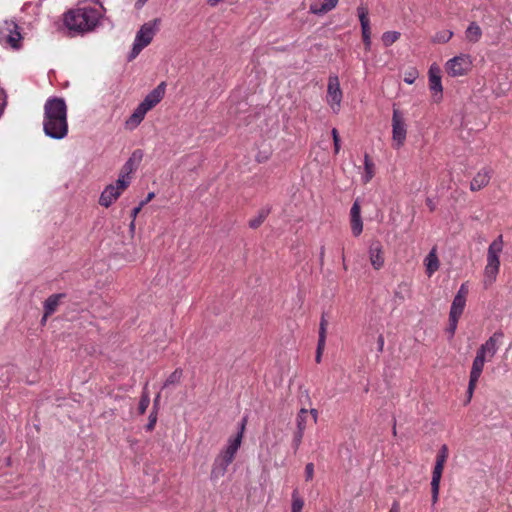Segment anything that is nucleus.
<instances>
[{
    "label": "nucleus",
    "mask_w": 512,
    "mask_h": 512,
    "mask_svg": "<svg viewBox=\"0 0 512 512\" xmlns=\"http://www.w3.org/2000/svg\"><path fill=\"white\" fill-rule=\"evenodd\" d=\"M43 129L53 139H63L68 134L67 106L62 98L54 97L44 105Z\"/></svg>",
    "instance_id": "f257e3e1"
},
{
    "label": "nucleus",
    "mask_w": 512,
    "mask_h": 512,
    "mask_svg": "<svg viewBox=\"0 0 512 512\" xmlns=\"http://www.w3.org/2000/svg\"><path fill=\"white\" fill-rule=\"evenodd\" d=\"M101 18L98 9L80 7L72 9L65 14L64 23L70 31L85 33L94 30Z\"/></svg>",
    "instance_id": "f03ea898"
},
{
    "label": "nucleus",
    "mask_w": 512,
    "mask_h": 512,
    "mask_svg": "<svg viewBox=\"0 0 512 512\" xmlns=\"http://www.w3.org/2000/svg\"><path fill=\"white\" fill-rule=\"evenodd\" d=\"M503 236L499 235L488 247L487 263L484 268L483 285L490 287L497 279L500 270V254L503 251Z\"/></svg>",
    "instance_id": "7ed1b4c3"
},
{
    "label": "nucleus",
    "mask_w": 512,
    "mask_h": 512,
    "mask_svg": "<svg viewBox=\"0 0 512 512\" xmlns=\"http://www.w3.org/2000/svg\"><path fill=\"white\" fill-rule=\"evenodd\" d=\"M160 22L161 20L159 18H156L142 25V27L136 34L133 48L129 56L130 60L134 59L143 48H145L151 43L153 37L155 36L158 30Z\"/></svg>",
    "instance_id": "20e7f679"
},
{
    "label": "nucleus",
    "mask_w": 512,
    "mask_h": 512,
    "mask_svg": "<svg viewBox=\"0 0 512 512\" xmlns=\"http://www.w3.org/2000/svg\"><path fill=\"white\" fill-rule=\"evenodd\" d=\"M22 36L19 26L12 20H6L0 25V44L6 48L19 49Z\"/></svg>",
    "instance_id": "39448f33"
},
{
    "label": "nucleus",
    "mask_w": 512,
    "mask_h": 512,
    "mask_svg": "<svg viewBox=\"0 0 512 512\" xmlns=\"http://www.w3.org/2000/svg\"><path fill=\"white\" fill-rule=\"evenodd\" d=\"M447 458L448 447L446 445H442L436 456V462L432 473L431 492L433 503H436L438 501L440 481Z\"/></svg>",
    "instance_id": "423d86ee"
},
{
    "label": "nucleus",
    "mask_w": 512,
    "mask_h": 512,
    "mask_svg": "<svg viewBox=\"0 0 512 512\" xmlns=\"http://www.w3.org/2000/svg\"><path fill=\"white\" fill-rule=\"evenodd\" d=\"M472 68L470 55L460 54L448 60L445 65L446 72L451 77H459L468 74Z\"/></svg>",
    "instance_id": "0eeeda50"
},
{
    "label": "nucleus",
    "mask_w": 512,
    "mask_h": 512,
    "mask_svg": "<svg viewBox=\"0 0 512 512\" xmlns=\"http://www.w3.org/2000/svg\"><path fill=\"white\" fill-rule=\"evenodd\" d=\"M406 135L407 127L405 119L398 109H394L392 115V145L395 149H399L404 145Z\"/></svg>",
    "instance_id": "6e6552de"
},
{
    "label": "nucleus",
    "mask_w": 512,
    "mask_h": 512,
    "mask_svg": "<svg viewBox=\"0 0 512 512\" xmlns=\"http://www.w3.org/2000/svg\"><path fill=\"white\" fill-rule=\"evenodd\" d=\"M128 186L129 180L123 179H118L115 185H108L100 195L99 204L108 208L120 197V195L128 188Z\"/></svg>",
    "instance_id": "1a4fd4ad"
},
{
    "label": "nucleus",
    "mask_w": 512,
    "mask_h": 512,
    "mask_svg": "<svg viewBox=\"0 0 512 512\" xmlns=\"http://www.w3.org/2000/svg\"><path fill=\"white\" fill-rule=\"evenodd\" d=\"M342 90L339 78L336 75L329 76L326 100L333 111H338L342 101Z\"/></svg>",
    "instance_id": "9d476101"
},
{
    "label": "nucleus",
    "mask_w": 512,
    "mask_h": 512,
    "mask_svg": "<svg viewBox=\"0 0 512 512\" xmlns=\"http://www.w3.org/2000/svg\"><path fill=\"white\" fill-rule=\"evenodd\" d=\"M486 360H488L487 357H485L478 351L476 352V356L473 360L471 371H470V378H469V384H468V389H467L469 399L472 397L473 392L477 386L478 380L482 374L483 367L485 365Z\"/></svg>",
    "instance_id": "9b49d317"
},
{
    "label": "nucleus",
    "mask_w": 512,
    "mask_h": 512,
    "mask_svg": "<svg viewBox=\"0 0 512 512\" xmlns=\"http://www.w3.org/2000/svg\"><path fill=\"white\" fill-rule=\"evenodd\" d=\"M504 337V333L501 330H497L490 336L485 343H483L479 348L478 352L491 360L495 354L497 353L499 346Z\"/></svg>",
    "instance_id": "f8f14e48"
},
{
    "label": "nucleus",
    "mask_w": 512,
    "mask_h": 512,
    "mask_svg": "<svg viewBox=\"0 0 512 512\" xmlns=\"http://www.w3.org/2000/svg\"><path fill=\"white\" fill-rule=\"evenodd\" d=\"M234 460V456L231 454H227V451H222V453L215 459L213 464V468L211 471V477L214 479H218L223 477L227 471L228 466Z\"/></svg>",
    "instance_id": "ddd939ff"
},
{
    "label": "nucleus",
    "mask_w": 512,
    "mask_h": 512,
    "mask_svg": "<svg viewBox=\"0 0 512 512\" xmlns=\"http://www.w3.org/2000/svg\"><path fill=\"white\" fill-rule=\"evenodd\" d=\"M369 260L375 270H380L385 263L384 249L380 241H373L369 246Z\"/></svg>",
    "instance_id": "4468645a"
},
{
    "label": "nucleus",
    "mask_w": 512,
    "mask_h": 512,
    "mask_svg": "<svg viewBox=\"0 0 512 512\" xmlns=\"http://www.w3.org/2000/svg\"><path fill=\"white\" fill-rule=\"evenodd\" d=\"M350 225L352 234L357 237L363 231V222L361 219V206L358 200H356L350 210Z\"/></svg>",
    "instance_id": "2eb2a0df"
},
{
    "label": "nucleus",
    "mask_w": 512,
    "mask_h": 512,
    "mask_svg": "<svg viewBox=\"0 0 512 512\" xmlns=\"http://www.w3.org/2000/svg\"><path fill=\"white\" fill-rule=\"evenodd\" d=\"M165 89V82H161L156 88H154L149 94L146 95L141 103L150 111L163 99L165 95Z\"/></svg>",
    "instance_id": "dca6fc26"
},
{
    "label": "nucleus",
    "mask_w": 512,
    "mask_h": 512,
    "mask_svg": "<svg viewBox=\"0 0 512 512\" xmlns=\"http://www.w3.org/2000/svg\"><path fill=\"white\" fill-rule=\"evenodd\" d=\"M429 87L430 90L433 92L435 101H439L442 98V83H441V76H440V70L438 67L431 66L429 69Z\"/></svg>",
    "instance_id": "f3484780"
},
{
    "label": "nucleus",
    "mask_w": 512,
    "mask_h": 512,
    "mask_svg": "<svg viewBox=\"0 0 512 512\" xmlns=\"http://www.w3.org/2000/svg\"><path fill=\"white\" fill-rule=\"evenodd\" d=\"M142 159V151L141 150H135L132 153V156L127 160V162L123 165L119 178L123 180H129L130 181V174L136 169L138 162H140Z\"/></svg>",
    "instance_id": "a211bd4d"
},
{
    "label": "nucleus",
    "mask_w": 512,
    "mask_h": 512,
    "mask_svg": "<svg viewBox=\"0 0 512 512\" xmlns=\"http://www.w3.org/2000/svg\"><path fill=\"white\" fill-rule=\"evenodd\" d=\"M491 179V170L487 168L481 169L471 180L470 190L475 192L486 187Z\"/></svg>",
    "instance_id": "6ab92c4d"
},
{
    "label": "nucleus",
    "mask_w": 512,
    "mask_h": 512,
    "mask_svg": "<svg viewBox=\"0 0 512 512\" xmlns=\"http://www.w3.org/2000/svg\"><path fill=\"white\" fill-rule=\"evenodd\" d=\"M148 111L149 110L142 103H140L136 107L134 112L131 114V116L126 120V122H125L126 128L129 130H133L136 127H138L139 124L143 121V119Z\"/></svg>",
    "instance_id": "aec40b11"
},
{
    "label": "nucleus",
    "mask_w": 512,
    "mask_h": 512,
    "mask_svg": "<svg viewBox=\"0 0 512 512\" xmlns=\"http://www.w3.org/2000/svg\"><path fill=\"white\" fill-rule=\"evenodd\" d=\"M245 426H246V419L244 418L240 423L239 431L237 432V434L235 436L229 438V440H228V444L225 449V451H227V454H231L232 456L235 457V454H236L237 450L239 449L241 442H242V437H243V432H244Z\"/></svg>",
    "instance_id": "412c9836"
},
{
    "label": "nucleus",
    "mask_w": 512,
    "mask_h": 512,
    "mask_svg": "<svg viewBox=\"0 0 512 512\" xmlns=\"http://www.w3.org/2000/svg\"><path fill=\"white\" fill-rule=\"evenodd\" d=\"M357 13L359 17V21L361 24V34L362 38L371 37V26H370V20L368 17V8L364 5H360L357 8Z\"/></svg>",
    "instance_id": "4be33fe9"
},
{
    "label": "nucleus",
    "mask_w": 512,
    "mask_h": 512,
    "mask_svg": "<svg viewBox=\"0 0 512 512\" xmlns=\"http://www.w3.org/2000/svg\"><path fill=\"white\" fill-rule=\"evenodd\" d=\"M339 0H317L310 4V11L313 14H324L334 9Z\"/></svg>",
    "instance_id": "5701e85b"
},
{
    "label": "nucleus",
    "mask_w": 512,
    "mask_h": 512,
    "mask_svg": "<svg viewBox=\"0 0 512 512\" xmlns=\"http://www.w3.org/2000/svg\"><path fill=\"white\" fill-rule=\"evenodd\" d=\"M426 267V273L428 277H431L440 266L439 259L437 256L436 248H432L424 260Z\"/></svg>",
    "instance_id": "b1692460"
},
{
    "label": "nucleus",
    "mask_w": 512,
    "mask_h": 512,
    "mask_svg": "<svg viewBox=\"0 0 512 512\" xmlns=\"http://www.w3.org/2000/svg\"><path fill=\"white\" fill-rule=\"evenodd\" d=\"M64 294H53L49 296L44 302V316L42 321H46L47 317L53 314L60 302V299L63 298Z\"/></svg>",
    "instance_id": "393cba45"
},
{
    "label": "nucleus",
    "mask_w": 512,
    "mask_h": 512,
    "mask_svg": "<svg viewBox=\"0 0 512 512\" xmlns=\"http://www.w3.org/2000/svg\"><path fill=\"white\" fill-rule=\"evenodd\" d=\"M465 36L469 42L476 43L482 36V30L477 23L472 22L466 29Z\"/></svg>",
    "instance_id": "a878e982"
},
{
    "label": "nucleus",
    "mask_w": 512,
    "mask_h": 512,
    "mask_svg": "<svg viewBox=\"0 0 512 512\" xmlns=\"http://www.w3.org/2000/svg\"><path fill=\"white\" fill-rule=\"evenodd\" d=\"M364 175L362 176V180L364 184H367L371 181L375 174V165L373 161L370 159L368 154L364 156Z\"/></svg>",
    "instance_id": "bb28decb"
},
{
    "label": "nucleus",
    "mask_w": 512,
    "mask_h": 512,
    "mask_svg": "<svg viewBox=\"0 0 512 512\" xmlns=\"http://www.w3.org/2000/svg\"><path fill=\"white\" fill-rule=\"evenodd\" d=\"M466 305V299L460 297H454L449 315L455 317H461Z\"/></svg>",
    "instance_id": "cd10ccee"
},
{
    "label": "nucleus",
    "mask_w": 512,
    "mask_h": 512,
    "mask_svg": "<svg viewBox=\"0 0 512 512\" xmlns=\"http://www.w3.org/2000/svg\"><path fill=\"white\" fill-rule=\"evenodd\" d=\"M183 376V370L181 368L175 369L165 380L162 389H167L169 386L178 384Z\"/></svg>",
    "instance_id": "c85d7f7f"
},
{
    "label": "nucleus",
    "mask_w": 512,
    "mask_h": 512,
    "mask_svg": "<svg viewBox=\"0 0 512 512\" xmlns=\"http://www.w3.org/2000/svg\"><path fill=\"white\" fill-rule=\"evenodd\" d=\"M400 36L401 34L397 31H387L382 34L381 40L385 47H389L394 44Z\"/></svg>",
    "instance_id": "c756f323"
},
{
    "label": "nucleus",
    "mask_w": 512,
    "mask_h": 512,
    "mask_svg": "<svg viewBox=\"0 0 512 512\" xmlns=\"http://www.w3.org/2000/svg\"><path fill=\"white\" fill-rule=\"evenodd\" d=\"M269 212L268 209H261L258 216L249 221V227L253 229L258 228L267 218Z\"/></svg>",
    "instance_id": "7c9ffc66"
},
{
    "label": "nucleus",
    "mask_w": 512,
    "mask_h": 512,
    "mask_svg": "<svg viewBox=\"0 0 512 512\" xmlns=\"http://www.w3.org/2000/svg\"><path fill=\"white\" fill-rule=\"evenodd\" d=\"M453 37V32L450 30H442L433 36L435 43H447Z\"/></svg>",
    "instance_id": "2f4dec72"
},
{
    "label": "nucleus",
    "mask_w": 512,
    "mask_h": 512,
    "mask_svg": "<svg viewBox=\"0 0 512 512\" xmlns=\"http://www.w3.org/2000/svg\"><path fill=\"white\" fill-rule=\"evenodd\" d=\"M304 506V501L298 495V491L294 490L292 493L291 512H301Z\"/></svg>",
    "instance_id": "473e14b6"
},
{
    "label": "nucleus",
    "mask_w": 512,
    "mask_h": 512,
    "mask_svg": "<svg viewBox=\"0 0 512 512\" xmlns=\"http://www.w3.org/2000/svg\"><path fill=\"white\" fill-rule=\"evenodd\" d=\"M150 404V398H149V394L146 392V388L144 389L143 393H142V396L139 400V403H138V413L139 414H144L146 412V409L148 408Z\"/></svg>",
    "instance_id": "72a5a7b5"
},
{
    "label": "nucleus",
    "mask_w": 512,
    "mask_h": 512,
    "mask_svg": "<svg viewBox=\"0 0 512 512\" xmlns=\"http://www.w3.org/2000/svg\"><path fill=\"white\" fill-rule=\"evenodd\" d=\"M327 326H328V321L326 320L325 316L322 315L321 320H320V325H319L318 340L326 341Z\"/></svg>",
    "instance_id": "f704fd0d"
},
{
    "label": "nucleus",
    "mask_w": 512,
    "mask_h": 512,
    "mask_svg": "<svg viewBox=\"0 0 512 512\" xmlns=\"http://www.w3.org/2000/svg\"><path fill=\"white\" fill-rule=\"evenodd\" d=\"M325 345H326V341H320L318 340V343H317V350H316V356H315V361L317 363H320L321 362V359H322V354H323V351L325 349Z\"/></svg>",
    "instance_id": "c9c22d12"
},
{
    "label": "nucleus",
    "mask_w": 512,
    "mask_h": 512,
    "mask_svg": "<svg viewBox=\"0 0 512 512\" xmlns=\"http://www.w3.org/2000/svg\"><path fill=\"white\" fill-rule=\"evenodd\" d=\"M458 321H459V317H455V316L449 315L448 331L450 332L451 336H453L455 334V331L457 329Z\"/></svg>",
    "instance_id": "e433bc0d"
},
{
    "label": "nucleus",
    "mask_w": 512,
    "mask_h": 512,
    "mask_svg": "<svg viewBox=\"0 0 512 512\" xmlns=\"http://www.w3.org/2000/svg\"><path fill=\"white\" fill-rule=\"evenodd\" d=\"M314 478V464L308 463L305 466V480L311 481Z\"/></svg>",
    "instance_id": "4c0bfd02"
},
{
    "label": "nucleus",
    "mask_w": 512,
    "mask_h": 512,
    "mask_svg": "<svg viewBox=\"0 0 512 512\" xmlns=\"http://www.w3.org/2000/svg\"><path fill=\"white\" fill-rule=\"evenodd\" d=\"M468 292H469V287H468V284L467 282L465 283H462L457 294L455 295L456 297H460V298H463V299H466L467 298V295H468Z\"/></svg>",
    "instance_id": "58836bf2"
},
{
    "label": "nucleus",
    "mask_w": 512,
    "mask_h": 512,
    "mask_svg": "<svg viewBox=\"0 0 512 512\" xmlns=\"http://www.w3.org/2000/svg\"><path fill=\"white\" fill-rule=\"evenodd\" d=\"M417 77V71L412 70L405 75L404 81L408 84H412Z\"/></svg>",
    "instance_id": "ea45409f"
},
{
    "label": "nucleus",
    "mask_w": 512,
    "mask_h": 512,
    "mask_svg": "<svg viewBox=\"0 0 512 512\" xmlns=\"http://www.w3.org/2000/svg\"><path fill=\"white\" fill-rule=\"evenodd\" d=\"M147 204V201H142L137 207H135L131 212V217L133 220L136 219L137 215L141 211L142 207Z\"/></svg>",
    "instance_id": "a19ab883"
},
{
    "label": "nucleus",
    "mask_w": 512,
    "mask_h": 512,
    "mask_svg": "<svg viewBox=\"0 0 512 512\" xmlns=\"http://www.w3.org/2000/svg\"><path fill=\"white\" fill-rule=\"evenodd\" d=\"M302 437H303V433L301 431H297L295 433L294 438H293V444L296 449L299 447Z\"/></svg>",
    "instance_id": "79ce46f5"
},
{
    "label": "nucleus",
    "mask_w": 512,
    "mask_h": 512,
    "mask_svg": "<svg viewBox=\"0 0 512 512\" xmlns=\"http://www.w3.org/2000/svg\"><path fill=\"white\" fill-rule=\"evenodd\" d=\"M362 41H363V44H364L365 51H370L371 44H372L371 37L362 38Z\"/></svg>",
    "instance_id": "37998d69"
},
{
    "label": "nucleus",
    "mask_w": 512,
    "mask_h": 512,
    "mask_svg": "<svg viewBox=\"0 0 512 512\" xmlns=\"http://www.w3.org/2000/svg\"><path fill=\"white\" fill-rule=\"evenodd\" d=\"M377 343H378V351L382 352L383 348H384V337H383V335H379L378 336Z\"/></svg>",
    "instance_id": "c03bdc74"
},
{
    "label": "nucleus",
    "mask_w": 512,
    "mask_h": 512,
    "mask_svg": "<svg viewBox=\"0 0 512 512\" xmlns=\"http://www.w3.org/2000/svg\"><path fill=\"white\" fill-rule=\"evenodd\" d=\"M156 421H157V418H150L149 423L146 425V429L148 431L153 430V428L155 427Z\"/></svg>",
    "instance_id": "a18cd8bd"
},
{
    "label": "nucleus",
    "mask_w": 512,
    "mask_h": 512,
    "mask_svg": "<svg viewBox=\"0 0 512 512\" xmlns=\"http://www.w3.org/2000/svg\"><path fill=\"white\" fill-rule=\"evenodd\" d=\"M389 512H400V504H399V502L395 501V502L392 504V506H391V508H390Z\"/></svg>",
    "instance_id": "49530a36"
},
{
    "label": "nucleus",
    "mask_w": 512,
    "mask_h": 512,
    "mask_svg": "<svg viewBox=\"0 0 512 512\" xmlns=\"http://www.w3.org/2000/svg\"><path fill=\"white\" fill-rule=\"evenodd\" d=\"M334 152L335 154H338L340 151V139H334Z\"/></svg>",
    "instance_id": "de8ad7c7"
},
{
    "label": "nucleus",
    "mask_w": 512,
    "mask_h": 512,
    "mask_svg": "<svg viewBox=\"0 0 512 512\" xmlns=\"http://www.w3.org/2000/svg\"><path fill=\"white\" fill-rule=\"evenodd\" d=\"M297 427H298V431H301L303 433V431L305 429V423H304L303 418H301V420L298 421Z\"/></svg>",
    "instance_id": "09e8293b"
},
{
    "label": "nucleus",
    "mask_w": 512,
    "mask_h": 512,
    "mask_svg": "<svg viewBox=\"0 0 512 512\" xmlns=\"http://www.w3.org/2000/svg\"><path fill=\"white\" fill-rule=\"evenodd\" d=\"M332 137H333V140H334V139H340L339 134H338V131H337V129H336V128H333V129H332Z\"/></svg>",
    "instance_id": "8fccbe9b"
},
{
    "label": "nucleus",
    "mask_w": 512,
    "mask_h": 512,
    "mask_svg": "<svg viewBox=\"0 0 512 512\" xmlns=\"http://www.w3.org/2000/svg\"><path fill=\"white\" fill-rule=\"evenodd\" d=\"M398 425H401V423H398L397 421H394V424H393V434H394V436L397 435V426Z\"/></svg>",
    "instance_id": "3c124183"
},
{
    "label": "nucleus",
    "mask_w": 512,
    "mask_h": 512,
    "mask_svg": "<svg viewBox=\"0 0 512 512\" xmlns=\"http://www.w3.org/2000/svg\"><path fill=\"white\" fill-rule=\"evenodd\" d=\"M147 0H137L136 2V6L137 7H141L143 6L145 3H146Z\"/></svg>",
    "instance_id": "603ef678"
},
{
    "label": "nucleus",
    "mask_w": 512,
    "mask_h": 512,
    "mask_svg": "<svg viewBox=\"0 0 512 512\" xmlns=\"http://www.w3.org/2000/svg\"><path fill=\"white\" fill-rule=\"evenodd\" d=\"M153 197H154V193H149L145 201H147V203H148L149 201H151L153 199Z\"/></svg>",
    "instance_id": "864d4df0"
},
{
    "label": "nucleus",
    "mask_w": 512,
    "mask_h": 512,
    "mask_svg": "<svg viewBox=\"0 0 512 512\" xmlns=\"http://www.w3.org/2000/svg\"><path fill=\"white\" fill-rule=\"evenodd\" d=\"M134 226H135V225H134V220L132 219V222H131V224H130V228H131V229H134Z\"/></svg>",
    "instance_id": "5fc2aeb1"
},
{
    "label": "nucleus",
    "mask_w": 512,
    "mask_h": 512,
    "mask_svg": "<svg viewBox=\"0 0 512 512\" xmlns=\"http://www.w3.org/2000/svg\"><path fill=\"white\" fill-rule=\"evenodd\" d=\"M311 414H312V416H316V415H315V414H316V410L311 409Z\"/></svg>",
    "instance_id": "6e6d98bb"
},
{
    "label": "nucleus",
    "mask_w": 512,
    "mask_h": 512,
    "mask_svg": "<svg viewBox=\"0 0 512 512\" xmlns=\"http://www.w3.org/2000/svg\"><path fill=\"white\" fill-rule=\"evenodd\" d=\"M324 256V249L322 248V251H321V258H323Z\"/></svg>",
    "instance_id": "4d7b16f0"
},
{
    "label": "nucleus",
    "mask_w": 512,
    "mask_h": 512,
    "mask_svg": "<svg viewBox=\"0 0 512 512\" xmlns=\"http://www.w3.org/2000/svg\"><path fill=\"white\" fill-rule=\"evenodd\" d=\"M301 413H306V410L304 408L301 409Z\"/></svg>",
    "instance_id": "13d9d810"
}]
</instances>
